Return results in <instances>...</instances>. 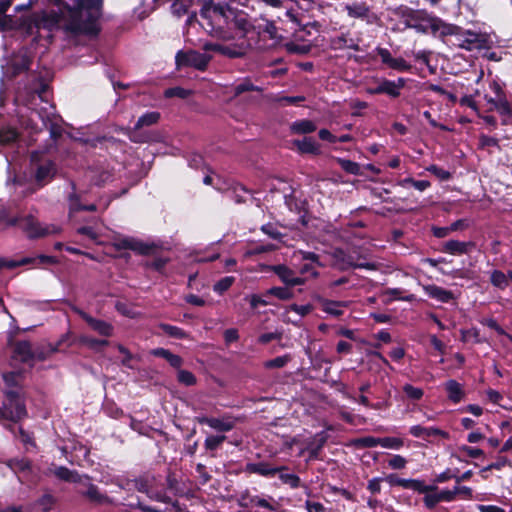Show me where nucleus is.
<instances>
[{
	"label": "nucleus",
	"mask_w": 512,
	"mask_h": 512,
	"mask_svg": "<svg viewBox=\"0 0 512 512\" xmlns=\"http://www.w3.org/2000/svg\"><path fill=\"white\" fill-rule=\"evenodd\" d=\"M423 501L425 506L429 509L434 508L439 502H441L438 493H426Z\"/></svg>",
	"instance_id": "bf43d9fd"
},
{
	"label": "nucleus",
	"mask_w": 512,
	"mask_h": 512,
	"mask_svg": "<svg viewBox=\"0 0 512 512\" xmlns=\"http://www.w3.org/2000/svg\"><path fill=\"white\" fill-rule=\"evenodd\" d=\"M189 94H190V92L188 90H185V89H183L181 87L169 88L164 93L165 97H167V98L179 97V98H182V99L188 97Z\"/></svg>",
	"instance_id": "6e6d98bb"
},
{
	"label": "nucleus",
	"mask_w": 512,
	"mask_h": 512,
	"mask_svg": "<svg viewBox=\"0 0 512 512\" xmlns=\"http://www.w3.org/2000/svg\"><path fill=\"white\" fill-rule=\"evenodd\" d=\"M425 293L430 297L439 302L447 303L451 301L454 296L453 293L449 290H446L437 285H428L424 287Z\"/></svg>",
	"instance_id": "412c9836"
},
{
	"label": "nucleus",
	"mask_w": 512,
	"mask_h": 512,
	"mask_svg": "<svg viewBox=\"0 0 512 512\" xmlns=\"http://www.w3.org/2000/svg\"><path fill=\"white\" fill-rule=\"evenodd\" d=\"M225 439V435H210L205 439L204 446L207 450H215L225 441Z\"/></svg>",
	"instance_id": "09e8293b"
},
{
	"label": "nucleus",
	"mask_w": 512,
	"mask_h": 512,
	"mask_svg": "<svg viewBox=\"0 0 512 512\" xmlns=\"http://www.w3.org/2000/svg\"><path fill=\"white\" fill-rule=\"evenodd\" d=\"M357 444L365 448H373L380 445V438L366 436L357 440Z\"/></svg>",
	"instance_id": "4d7b16f0"
},
{
	"label": "nucleus",
	"mask_w": 512,
	"mask_h": 512,
	"mask_svg": "<svg viewBox=\"0 0 512 512\" xmlns=\"http://www.w3.org/2000/svg\"><path fill=\"white\" fill-rule=\"evenodd\" d=\"M48 18L51 26L73 34L96 32V0H59Z\"/></svg>",
	"instance_id": "7ed1b4c3"
},
{
	"label": "nucleus",
	"mask_w": 512,
	"mask_h": 512,
	"mask_svg": "<svg viewBox=\"0 0 512 512\" xmlns=\"http://www.w3.org/2000/svg\"><path fill=\"white\" fill-rule=\"evenodd\" d=\"M278 466H272L266 462L252 463L247 466V469L261 476L269 477L274 476L279 469Z\"/></svg>",
	"instance_id": "cd10ccee"
},
{
	"label": "nucleus",
	"mask_w": 512,
	"mask_h": 512,
	"mask_svg": "<svg viewBox=\"0 0 512 512\" xmlns=\"http://www.w3.org/2000/svg\"><path fill=\"white\" fill-rule=\"evenodd\" d=\"M270 499L272 500V502L268 501L267 499L261 498L259 496H253L250 498V503L252 505L259 506V507L268 509L270 511H276L277 503L271 497H270Z\"/></svg>",
	"instance_id": "37998d69"
},
{
	"label": "nucleus",
	"mask_w": 512,
	"mask_h": 512,
	"mask_svg": "<svg viewBox=\"0 0 512 512\" xmlns=\"http://www.w3.org/2000/svg\"><path fill=\"white\" fill-rule=\"evenodd\" d=\"M134 483V487L139 491V492H143V493H146L151 499H155L157 501H162V502H166V499L164 496L156 493H152L150 490H149V486H150V481L148 478H144V477H141V478H138V479H135L133 481Z\"/></svg>",
	"instance_id": "c756f323"
},
{
	"label": "nucleus",
	"mask_w": 512,
	"mask_h": 512,
	"mask_svg": "<svg viewBox=\"0 0 512 512\" xmlns=\"http://www.w3.org/2000/svg\"><path fill=\"white\" fill-rule=\"evenodd\" d=\"M6 400L3 403L1 414L5 419L17 422L27 415L26 407L21 394L10 389L5 392Z\"/></svg>",
	"instance_id": "39448f33"
},
{
	"label": "nucleus",
	"mask_w": 512,
	"mask_h": 512,
	"mask_svg": "<svg viewBox=\"0 0 512 512\" xmlns=\"http://www.w3.org/2000/svg\"><path fill=\"white\" fill-rule=\"evenodd\" d=\"M404 86L405 80L403 78H398L397 81L383 79L376 87L369 88L367 91L369 94H387L395 98L400 95V89Z\"/></svg>",
	"instance_id": "f8f14e48"
},
{
	"label": "nucleus",
	"mask_w": 512,
	"mask_h": 512,
	"mask_svg": "<svg viewBox=\"0 0 512 512\" xmlns=\"http://www.w3.org/2000/svg\"><path fill=\"white\" fill-rule=\"evenodd\" d=\"M291 360L290 355H283L264 362L266 369L282 368Z\"/></svg>",
	"instance_id": "de8ad7c7"
},
{
	"label": "nucleus",
	"mask_w": 512,
	"mask_h": 512,
	"mask_svg": "<svg viewBox=\"0 0 512 512\" xmlns=\"http://www.w3.org/2000/svg\"><path fill=\"white\" fill-rule=\"evenodd\" d=\"M210 60L211 57L209 55L194 50L186 52L179 51L176 55V65L178 69L182 67H194L203 71L206 69Z\"/></svg>",
	"instance_id": "6e6552de"
},
{
	"label": "nucleus",
	"mask_w": 512,
	"mask_h": 512,
	"mask_svg": "<svg viewBox=\"0 0 512 512\" xmlns=\"http://www.w3.org/2000/svg\"><path fill=\"white\" fill-rule=\"evenodd\" d=\"M152 355L156 357L164 358L172 367L179 369L183 364V360L180 356L171 353L169 350L164 348H156L151 350Z\"/></svg>",
	"instance_id": "a878e982"
},
{
	"label": "nucleus",
	"mask_w": 512,
	"mask_h": 512,
	"mask_svg": "<svg viewBox=\"0 0 512 512\" xmlns=\"http://www.w3.org/2000/svg\"><path fill=\"white\" fill-rule=\"evenodd\" d=\"M490 88L493 92V95H485V99L487 100V102L490 103L493 106V108L497 110L500 114H509L511 108L501 86L498 83L493 82L490 85Z\"/></svg>",
	"instance_id": "9b49d317"
},
{
	"label": "nucleus",
	"mask_w": 512,
	"mask_h": 512,
	"mask_svg": "<svg viewBox=\"0 0 512 512\" xmlns=\"http://www.w3.org/2000/svg\"><path fill=\"white\" fill-rule=\"evenodd\" d=\"M479 146L483 149L489 147H499L498 140L494 137L481 135L479 138Z\"/></svg>",
	"instance_id": "13d9d810"
},
{
	"label": "nucleus",
	"mask_w": 512,
	"mask_h": 512,
	"mask_svg": "<svg viewBox=\"0 0 512 512\" xmlns=\"http://www.w3.org/2000/svg\"><path fill=\"white\" fill-rule=\"evenodd\" d=\"M277 468L279 471H277L276 474H278V477L283 484H286L291 488H298L300 486L301 481L296 474L289 473L288 469L284 466H278Z\"/></svg>",
	"instance_id": "c85d7f7f"
},
{
	"label": "nucleus",
	"mask_w": 512,
	"mask_h": 512,
	"mask_svg": "<svg viewBox=\"0 0 512 512\" xmlns=\"http://www.w3.org/2000/svg\"><path fill=\"white\" fill-rule=\"evenodd\" d=\"M403 187L412 186L419 191H424L430 187V182L427 180H414L413 178H405L401 181Z\"/></svg>",
	"instance_id": "8fccbe9b"
},
{
	"label": "nucleus",
	"mask_w": 512,
	"mask_h": 512,
	"mask_svg": "<svg viewBox=\"0 0 512 512\" xmlns=\"http://www.w3.org/2000/svg\"><path fill=\"white\" fill-rule=\"evenodd\" d=\"M274 273L281 279L283 283L288 286H297L304 284V280L300 277H297L290 268L285 265H276L273 266Z\"/></svg>",
	"instance_id": "dca6fc26"
},
{
	"label": "nucleus",
	"mask_w": 512,
	"mask_h": 512,
	"mask_svg": "<svg viewBox=\"0 0 512 512\" xmlns=\"http://www.w3.org/2000/svg\"><path fill=\"white\" fill-rule=\"evenodd\" d=\"M9 467L18 476L20 482L24 483L28 480L27 476L31 472V463L28 459H13L9 461Z\"/></svg>",
	"instance_id": "6ab92c4d"
},
{
	"label": "nucleus",
	"mask_w": 512,
	"mask_h": 512,
	"mask_svg": "<svg viewBox=\"0 0 512 512\" xmlns=\"http://www.w3.org/2000/svg\"><path fill=\"white\" fill-rule=\"evenodd\" d=\"M459 46L465 50H481L487 46V38L485 35L473 31H466Z\"/></svg>",
	"instance_id": "ddd939ff"
},
{
	"label": "nucleus",
	"mask_w": 512,
	"mask_h": 512,
	"mask_svg": "<svg viewBox=\"0 0 512 512\" xmlns=\"http://www.w3.org/2000/svg\"><path fill=\"white\" fill-rule=\"evenodd\" d=\"M346 306L345 303L338 302V301H330V300H323L322 301V310L330 315L333 316H341L342 310L340 307Z\"/></svg>",
	"instance_id": "c9c22d12"
},
{
	"label": "nucleus",
	"mask_w": 512,
	"mask_h": 512,
	"mask_svg": "<svg viewBox=\"0 0 512 512\" xmlns=\"http://www.w3.org/2000/svg\"><path fill=\"white\" fill-rule=\"evenodd\" d=\"M45 87L41 91H31L26 94L18 91L15 102L22 105L30 113L25 117L24 112L19 110L20 123L27 131L30 142H37L40 135L48 132L49 142L44 150H36L31 153L29 166V179L22 181L19 178L14 180L15 194L26 197L34 194L38 189L49 183L55 173L56 167L48 153L55 147L58 139L63 135L62 119L55 114L54 106L44 99Z\"/></svg>",
	"instance_id": "f257e3e1"
},
{
	"label": "nucleus",
	"mask_w": 512,
	"mask_h": 512,
	"mask_svg": "<svg viewBox=\"0 0 512 512\" xmlns=\"http://www.w3.org/2000/svg\"><path fill=\"white\" fill-rule=\"evenodd\" d=\"M290 128L295 134H308L314 132L317 127L313 121L303 119L293 122Z\"/></svg>",
	"instance_id": "2f4dec72"
},
{
	"label": "nucleus",
	"mask_w": 512,
	"mask_h": 512,
	"mask_svg": "<svg viewBox=\"0 0 512 512\" xmlns=\"http://www.w3.org/2000/svg\"><path fill=\"white\" fill-rule=\"evenodd\" d=\"M289 310L294 311L301 317H304L312 311V306L310 304H307V305L292 304L289 307Z\"/></svg>",
	"instance_id": "e2e57ef3"
},
{
	"label": "nucleus",
	"mask_w": 512,
	"mask_h": 512,
	"mask_svg": "<svg viewBox=\"0 0 512 512\" xmlns=\"http://www.w3.org/2000/svg\"><path fill=\"white\" fill-rule=\"evenodd\" d=\"M337 266L339 267V269L341 270H345L349 267H355V268H364V269H368V270H373L376 268L375 264L373 263H359V264H356V263H353L352 260L350 258L348 259H342V261L340 263L337 264Z\"/></svg>",
	"instance_id": "a18cd8bd"
},
{
	"label": "nucleus",
	"mask_w": 512,
	"mask_h": 512,
	"mask_svg": "<svg viewBox=\"0 0 512 512\" xmlns=\"http://www.w3.org/2000/svg\"><path fill=\"white\" fill-rule=\"evenodd\" d=\"M348 15L354 18H367L369 15V8L365 3H352L346 6Z\"/></svg>",
	"instance_id": "72a5a7b5"
},
{
	"label": "nucleus",
	"mask_w": 512,
	"mask_h": 512,
	"mask_svg": "<svg viewBox=\"0 0 512 512\" xmlns=\"http://www.w3.org/2000/svg\"><path fill=\"white\" fill-rule=\"evenodd\" d=\"M482 324L495 330L498 334L500 335H508L504 329L498 325V323L496 322V320L492 319V318H489V319H484L482 321Z\"/></svg>",
	"instance_id": "69168bd1"
},
{
	"label": "nucleus",
	"mask_w": 512,
	"mask_h": 512,
	"mask_svg": "<svg viewBox=\"0 0 512 512\" xmlns=\"http://www.w3.org/2000/svg\"><path fill=\"white\" fill-rule=\"evenodd\" d=\"M444 388L448 399L455 404L461 402L466 396L463 385L454 379L448 380Z\"/></svg>",
	"instance_id": "aec40b11"
},
{
	"label": "nucleus",
	"mask_w": 512,
	"mask_h": 512,
	"mask_svg": "<svg viewBox=\"0 0 512 512\" xmlns=\"http://www.w3.org/2000/svg\"><path fill=\"white\" fill-rule=\"evenodd\" d=\"M267 294L273 295L280 300H289L293 297V293L286 287H272L267 291Z\"/></svg>",
	"instance_id": "49530a36"
},
{
	"label": "nucleus",
	"mask_w": 512,
	"mask_h": 512,
	"mask_svg": "<svg viewBox=\"0 0 512 512\" xmlns=\"http://www.w3.org/2000/svg\"><path fill=\"white\" fill-rule=\"evenodd\" d=\"M407 464V461L401 455H393L392 458L388 461V465L392 469H403Z\"/></svg>",
	"instance_id": "680f3d73"
},
{
	"label": "nucleus",
	"mask_w": 512,
	"mask_h": 512,
	"mask_svg": "<svg viewBox=\"0 0 512 512\" xmlns=\"http://www.w3.org/2000/svg\"><path fill=\"white\" fill-rule=\"evenodd\" d=\"M474 247L472 242H461L457 240H449L444 244L443 250L453 255H461L469 252Z\"/></svg>",
	"instance_id": "5701e85b"
},
{
	"label": "nucleus",
	"mask_w": 512,
	"mask_h": 512,
	"mask_svg": "<svg viewBox=\"0 0 512 512\" xmlns=\"http://www.w3.org/2000/svg\"><path fill=\"white\" fill-rule=\"evenodd\" d=\"M0 223L5 226H18L30 239L56 234L60 230L55 225L41 224L31 213L20 212L17 216L10 217L6 212H1Z\"/></svg>",
	"instance_id": "20e7f679"
},
{
	"label": "nucleus",
	"mask_w": 512,
	"mask_h": 512,
	"mask_svg": "<svg viewBox=\"0 0 512 512\" xmlns=\"http://www.w3.org/2000/svg\"><path fill=\"white\" fill-rule=\"evenodd\" d=\"M331 46L333 49H352L354 51H359V40L354 39L350 36L349 33H342L339 36L332 38Z\"/></svg>",
	"instance_id": "a211bd4d"
},
{
	"label": "nucleus",
	"mask_w": 512,
	"mask_h": 512,
	"mask_svg": "<svg viewBox=\"0 0 512 512\" xmlns=\"http://www.w3.org/2000/svg\"><path fill=\"white\" fill-rule=\"evenodd\" d=\"M427 171L434 174L437 178L440 180L446 181L451 178V173L441 167H438L436 165H431L427 168Z\"/></svg>",
	"instance_id": "5fc2aeb1"
},
{
	"label": "nucleus",
	"mask_w": 512,
	"mask_h": 512,
	"mask_svg": "<svg viewBox=\"0 0 512 512\" xmlns=\"http://www.w3.org/2000/svg\"><path fill=\"white\" fill-rule=\"evenodd\" d=\"M247 46L244 43L233 44V45H224L222 49L221 55L226 56L228 58H242L246 54Z\"/></svg>",
	"instance_id": "7c9ffc66"
},
{
	"label": "nucleus",
	"mask_w": 512,
	"mask_h": 512,
	"mask_svg": "<svg viewBox=\"0 0 512 512\" xmlns=\"http://www.w3.org/2000/svg\"><path fill=\"white\" fill-rule=\"evenodd\" d=\"M96 205L94 203H82L77 195H71L69 198V217L71 221L78 222L86 220L84 214L94 213Z\"/></svg>",
	"instance_id": "1a4fd4ad"
},
{
	"label": "nucleus",
	"mask_w": 512,
	"mask_h": 512,
	"mask_svg": "<svg viewBox=\"0 0 512 512\" xmlns=\"http://www.w3.org/2000/svg\"><path fill=\"white\" fill-rule=\"evenodd\" d=\"M168 263L167 258H156L153 261L147 263V266L161 272L165 265Z\"/></svg>",
	"instance_id": "774afa93"
},
{
	"label": "nucleus",
	"mask_w": 512,
	"mask_h": 512,
	"mask_svg": "<svg viewBox=\"0 0 512 512\" xmlns=\"http://www.w3.org/2000/svg\"><path fill=\"white\" fill-rule=\"evenodd\" d=\"M325 441H326L325 436L322 434H319V435H316L315 438L313 439V441H311L308 444L307 449L310 452L311 458H316L318 456V453L321 450V448L323 447Z\"/></svg>",
	"instance_id": "ea45409f"
},
{
	"label": "nucleus",
	"mask_w": 512,
	"mask_h": 512,
	"mask_svg": "<svg viewBox=\"0 0 512 512\" xmlns=\"http://www.w3.org/2000/svg\"><path fill=\"white\" fill-rule=\"evenodd\" d=\"M234 281H235V278L232 276L224 277L215 283L214 291L222 294L223 292L227 291L232 286Z\"/></svg>",
	"instance_id": "864d4df0"
},
{
	"label": "nucleus",
	"mask_w": 512,
	"mask_h": 512,
	"mask_svg": "<svg viewBox=\"0 0 512 512\" xmlns=\"http://www.w3.org/2000/svg\"><path fill=\"white\" fill-rule=\"evenodd\" d=\"M111 349L117 350L120 354L123 355V358L121 359V364L123 366L128 367L130 369L134 368L132 361L135 359V356L132 355L127 348L120 344H115L111 346Z\"/></svg>",
	"instance_id": "58836bf2"
},
{
	"label": "nucleus",
	"mask_w": 512,
	"mask_h": 512,
	"mask_svg": "<svg viewBox=\"0 0 512 512\" xmlns=\"http://www.w3.org/2000/svg\"><path fill=\"white\" fill-rule=\"evenodd\" d=\"M177 379L181 384L192 386L196 384V377L193 373L187 370L179 369L177 372Z\"/></svg>",
	"instance_id": "3c124183"
},
{
	"label": "nucleus",
	"mask_w": 512,
	"mask_h": 512,
	"mask_svg": "<svg viewBox=\"0 0 512 512\" xmlns=\"http://www.w3.org/2000/svg\"><path fill=\"white\" fill-rule=\"evenodd\" d=\"M403 392L408 399L413 401H419L424 395L422 388L412 386L411 384H405L403 386Z\"/></svg>",
	"instance_id": "79ce46f5"
},
{
	"label": "nucleus",
	"mask_w": 512,
	"mask_h": 512,
	"mask_svg": "<svg viewBox=\"0 0 512 512\" xmlns=\"http://www.w3.org/2000/svg\"><path fill=\"white\" fill-rule=\"evenodd\" d=\"M198 422L200 424H206L212 429L219 432H228L235 427V419L231 416H224L222 418L213 417H199Z\"/></svg>",
	"instance_id": "4468645a"
},
{
	"label": "nucleus",
	"mask_w": 512,
	"mask_h": 512,
	"mask_svg": "<svg viewBox=\"0 0 512 512\" xmlns=\"http://www.w3.org/2000/svg\"><path fill=\"white\" fill-rule=\"evenodd\" d=\"M293 145L296 146L301 153L315 155L320 153L319 144L311 137H304L301 140H294Z\"/></svg>",
	"instance_id": "393cba45"
},
{
	"label": "nucleus",
	"mask_w": 512,
	"mask_h": 512,
	"mask_svg": "<svg viewBox=\"0 0 512 512\" xmlns=\"http://www.w3.org/2000/svg\"><path fill=\"white\" fill-rule=\"evenodd\" d=\"M200 16L201 26L212 37L224 41L237 37L233 34V30L239 32V38H244L253 27L245 13L211 1L203 0Z\"/></svg>",
	"instance_id": "f03ea898"
},
{
	"label": "nucleus",
	"mask_w": 512,
	"mask_h": 512,
	"mask_svg": "<svg viewBox=\"0 0 512 512\" xmlns=\"http://www.w3.org/2000/svg\"><path fill=\"white\" fill-rule=\"evenodd\" d=\"M56 262L57 260L55 257L47 255H38L36 257H23L18 261L0 258V270L4 267L15 268L23 265L40 266L45 264H55Z\"/></svg>",
	"instance_id": "9d476101"
},
{
	"label": "nucleus",
	"mask_w": 512,
	"mask_h": 512,
	"mask_svg": "<svg viewBox=\"0 0 512 512\" xmlns=\"http://www.w3.org/2000/svg\"><path fill=\"white\" fill-rule=\"evenodd\" d=\"M13 357L16 360L27 362L35 357L31 344L28 341H19L15 344Z\"/></svg>",
	"instance_id": "4be33fe9"
},
{
	"label": "nucleus",
	"mask_w": 512,
	"mask_h": 512,
	"mask_svg": "<svg viewBox=\"0 0 512 512\" xmlns=\"http://www.w3.org/2000/svg\"><path fill=\"white\" fill-rule=\"evenodd\" d=\"M490 281H491L493 286H495V287H497L499 289H502V290L505 289L508 286V284H509L508 276L505 275L500 270H494L491 273Z\"/></svg>",
	"instance_id": "4c0bfd02"
},
{
	"label": "nucleus",
	"mask_w": 512,
	"mask_h": 512,
	"mask_svg": "<svg viewBox=\"0 0 512 512\" xmlns=\"http://www.w3.org/2000/svg\"><path fill=\"white\" fill-rule=\"evenodd\" d=\"M159 327L165 334L171 337L183 339L186 336V333L177 326L162 323L159 325Z\"/></svg>",
	"instance_id": "c03bdc74"
},
{
	"label": "nucleus",
	"mask_w": 512,
	"mask_h": 512,
	"mask_svg": "<svg viewBox=\"0 0 512 512\" xmlns=\"http://www.w3.org/2000/svg\"><path fill=\"white\" fill-rule=\"evenodd\" d=\"M378 55L380 56L382 62L386 65H388L390 67L392 61H393V58L390 51L386 48H381V47H378L376 49Z\"/></svg>",
	"instance_id": "0e129e2a"
},
{
	"label": "nucleus",
	"mask_w": 512,
	"mask_h": 512,
	"mask_svg": "<svg viewBox=\"0 0 512 512\" xmlns=\"http://www.w3.org/2000/svg\"><path fill=\"white\" fill-rule=\"evenodd\" d=\"M25 25L23 18H13L9 15L0 17V26L3 30L22 29Z\"/></svg>",
	"instance_id": "473e14b6"
},
{
	"label": "nucleus",
	"mask_w": 512,
	"mask_h": 512,
	"mask_svg": "<svg viewBox=\"0 0 512 512\" xmlns=\"http://www.w3.org/2000/svg\"><path fill=\"white\" fill-rule=\"evenodd\" d=\"M461 451L464 452L467 456L471 458H478L484 455V452L479 448H474L470 446H462Z\"/></svg>",
	"instance_id": "338daca9"
},
{
	"label": "nucleus",
	"mask_w": 512,
	"mask_h": 512,
	"mask_svg": "<svg viewBox=\"0 0 512 512\" xmlns=\"http://www.w3.org/2000/svg\"><path fill=\"white\" fill-rule=\"evenodd\" d=\"M233 91H234V96L237 97L244 92H249V91L261 92L262 88L259 86H255L249 78H245L241 83L237 84L234 87Z\"/></svg>",
	"instance_id": "e433bc0d"
},
{
	"label": "nucleus",
	"mask_w": 512,
	"mask_h": 512,
	"mask_svg": "<svg viewBox=\"0 0 512 512\" xmlns=\"http://www.w3.org/2000/svg\"><path fill=\"white\" fill-rule=\"evenodd\" d=\"M54 475L57 478H59L63 481H67V482L76 483V482L81 481L80 475H78L75 471H72L63 466L56 467L54 470Z\"/></svg>",
	"instance_id": "f704fd0d"
},
{
	"label": "nucleus",
	"mask_w": 512,
	"mask_h": 512,
	"mask_svg": "<svg viewBox=\"0 0 512 512\" xmlns=\"http://www.w3.org/2000/svg\"><path fill=\"white\" fill-rule=\"evenodd\" d=\"M9 145L17 146V152L19 153L21 147L19 133L12 126L2 124L0 126V146L5 147Z\"/></svg>",
	"instance_id": "2eb2a0df"
},
{
	"label": "nucleus",
	"mask_w": 512,
	"mask_h": 512,
	"mask_svg": "<svg viewBox=\"0 0 512 512\" xmlns=\"http://www.w3.org/2000/svg\"><path fill=\"white\" fill-rule=\"evenodd\" d=\"M160 119V113L156 111L147 112L137 120L135 126L129 130L128 137L132 142L145 143L151 140V136L147 132H142L141 129L145 126H152Z\"/></svg>",
	"instance_id": "0eeeda50"
},
{
	"label": "nucleus",
	"mask_w": 512,
	"mask_h": 512,
	"mask_svg": "<svg viewBox=\"0 0 512 512\" xmlns=\"http://www.w3.org/2000/svg\"><path fill=\"white\" fill-rule=\"evenodd\" d=\"M390 68L397 71H408L411 68V65L407 63L403 58H393V61L390 65Z\"/></svg>",
	"instance_id": "052dcab7"
},
{
	"label": "nucleus",
	"mask_w": 512,
	"mask_h": 512,
	"mask_svg": "<svg viewBox=\"0 0 512 512\" xmlns=\"http://www.w3.org/2000/svg\"><path fill=\"white\" fill-rule=\"evenodd\" d=\"M124 247L131 249L139 254L148 255L153 253L155 250V245L147 244L135 239H126L123 241Z\"/></svg>",
	"instance_id": "bb28decb"
},
{
	"label": "nucleus",
	"mask_w": 512,
	"mask_h": 512,
	"mask_svg": "<svg viewBox=\"0 0 512 512\" xmlns=\"http://www.w3.org/2000/svg\"><path fill=\"white\" fill-rule=\"evenodd\" d=\"M408 489H412L419 493H428L437 490L436 486L426 485L423 481L417 479H410Z\"/></svg>",
	"instance_id": "a19ab883"
},
{
	"label": "nucleus",
	"mask_w": 512,
	"mask_h": 512,
	"mask_svg": "<svg viewBox=\"0 0 512 512\" xmlns=\"http://www.w3.org/2000/svg\"><path fill=\"white\" fill-rule=\"evenodd\" d=\"M410 434L417 438L427 439L432 436H440L442 438H449V434L436 427H423L421 425H414L410 427Z\"/></svg>",
	"instance_id": "f3484780"
},
{
	"label": "nucleus",
	"mask_w": 512,
	"mask_h": 512,
	"mask_svg": "<svg viewBox=\"0 0 512 512\" xmlns=\"http://www.w3.org/2000/svg\"><path fill=\"white\" fill-rule=\"evenodd\" d=\"M3 380L5 382V392L13 389L21 394V384L23 382V374L20 371H11L3 373Z\"/></svg>",
	"instance_id": "b1692460"
},
{
	"label": "nucleus",
	"mask_w": 512,
	"mask_h": 512,
	"mask_svg": "<svg viewBox=\"0 0 512 512\" xmlns=\"http://www.w3.org/2000/svg\"><path fill=\"white\" fill-rule=\"evenodd\" d=\"M403 440L396 437L380 438V446L389 449H399L403 446Z\"/></svg>",
	"instance_id": "603ef678"
},
{
	"label": "nucleus",
	"mask_w": 512,
	"mask_h": 512,
	"mask_svg": "<svg viewBox=\"0 0 512 512\" xmlns=\"http://www.w3.org/2000/svg\"><path fill=\"white\" fill-rule=\"evenodd\" d=\"M417 18L423 19L425 25H414L413 27L420 32H427L428 29L434 34L439 36L454 35L457 33L458 27L452 24H447L437 17H432L424 12H417Z\"/></svg>",
	"instance_id": "423d86ee"
}]
</instances>
